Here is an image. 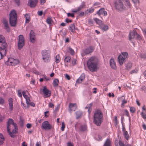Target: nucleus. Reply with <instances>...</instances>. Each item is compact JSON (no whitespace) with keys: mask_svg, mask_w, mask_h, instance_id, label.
<instances>
[{"mask_svg":"<svg viewBox=\"0 0 146 146\" xmlns=\"http://www.w3.org/2000/svg\"><path fill=\"white\" fill-rule=\"evenodd\" d=\"M115 8L117 10H126L131 5L129 0H116L114 2Z\"/></svg>","mask_w":146,"mask_h":146,"instance_id":"nucleus-1","label":"nucleus"},{"mask_svg":"<svg viewBox=\"0 0 146 146\" xmlns=\"http://www.w3.org/2000/svg\"><path fill=\"white\" fill-rule=\"evenodd\" d=\"M103 115L100 110H96L94 113L93 122L97 126H99L103 121Z\"/></svg>","mask_w":146,"mask_h":146,"instance_id":"nucleus-2","label":"nucleus"},{"mask_svg":"<svg viewBox=\"0 0 146 146\" xmlns=\"http://www.w3.org/2000/svg\"><path fill=\"white\" fill-rule=\"evenodd\" d=\"M94 57L90 58L87 63L88 68L92 72H94L97 69L98 63L94 60Z\"/></svg>","mask_w":146,"mask_h":146,"instance_id":"nucleus-3","label":"nucleus"},{"mask_svg":"<svg viewBox=\"0 0 146 146\" xmlns=\"http://www.w3.org/2000/svg\"><path fill=\"white\" fill-rule=\"evenodd\" d=\"M41 53L42 59L44 60V62L45 63L50 62L51 59L50 51L45 50L42 51Z\"/></svg>","mask_w":146,"mask_h":146,"instance_id":"nucleus-4","label":"nucleus"},{"mask_svg":"<svg viewBox=\"0 0 146 146\" xmlns=\"http://www.w3.org/2000/svg\"><path fill=\"white\" fill-rule=\"evenodd\" d=\"M128 57V54L127 52H123L122 53V55H120L118 57V60L119 64L122 65L124 63L125 59Z\"/></svg>","mask_w":146,"mask_h":146,"instance_id":"nucleus-5","label":"nucleus"},{"mask_svg":"<svg viewBox=\"0 0 146 146\" xmlns=\"http://www.w3.org/2000/svg\"><path fill=\"white\" fill-rule=\"evenodd\" d=\"M19 39L18 48L21 50L25 45V39L23 36L20 35L19 36Z\"/></svg>","mask_w":146,"mask_h":146,"instance_id":"nucleus-6","label":"nucleus"},{"mask_svg":"<svg viewBox=\"0 0 146 146\" xmlns=\"http://www.w3.org/2000/svg\"><path fill=\"white\" fill-rule=\"evenodd\" d=\"M40 93L41 92L43 93L45 98L49 97L51 96V91L49 90L46 86H43L42 89L40 88Z\"/></svg>","mask_w":146,"mask_h":146,"instance_id":"nucleus-7","label":"nucleus"},{"mask_svg":"<svg viewBox=\"0 0 146 146\" xmlns=\"http://www.w3.org/2000/svg\"><path fill=\"white\" fill-rule=\"evenodd\" d=\"M7 62H9L10 63L12 64V66H15L18 64L20 62L19 60L17 59H15L12 58H8Z\"/></svg>","mask_w":146,"mask_h":146,"instance_id":"nucleus-8","label":"nucleus"},{"mask_svg":"<svg viewBox=\"0 0 146 146\" xmlns=\"http://www.w3.org/2000/svg\"><path fill=\"white\" fill-rule=\"evenodd\" d=\"M42 128L47 130H50L51 129L52 126L47 121H45L42 124Z\"/></svg>","mask_w":146,"mask_h":146,"instance_id":"nucleus-9","label":"nucleus"},{"mask_svg":"<svg viewBox=\"0 0 146 146\" xmlns=\"http://www.w3.org/2000/svg\"><path fill=\"white\" fill-rule=\"evenodd\" d=\"M93 50V47L92 46H90L89 48H87L83 50V53H82V55L83 56L85 54H89L92 52Z\"/></svg>","mask_w":146,"mask_h":146,"instance_id":"nucleus-10","label":"nucleus"},{"mask_svg":"<svg viewBox=\"0 0 146 146\" xmlns=\"http://www.w3.org/2000/svg\"><path fill=\"white\" fill-rule=\"evenodd\" d=\"M38 2V0H29L28 5L31 8H34L36 6Z\"/></svg>","mask_w":146,"mask_h":146,"instance_id":"nucleus-11","label":"nucleus"},{"mask_svg":"<svg viewBox=\"0 0 146 146\" xmlns=\"http://www.w3.org/2000/svg\"><path fill=\"white\" fill-rule=\"evenodd\" d=\"M105 9L103 7L101 8L98 11H97L96 14L98 16H100L101 15L104 14V16H106L107 15V11H105Z\"/></svg>","mask_w":146,"mask_h":146,"instance_id":"nucleus-12","label":"nucleus"},{"mask_svg":"<svg viewBox=\"0 0 146 146\" xmlns=\"http://www.w3.org/2000/svg\"><path fill=\"white\" fill-rule=\"evenodd\" d=\"M85 3L83 1L82 2L81 4L80 5V6L78 7L77 9L75 10L72 9L71 10V11L74 13H77L80 10H82L84 7H85Z\"/></svg>","mask_w":146,"mask_h":146,"instance_id":"nucleus-13","label":"nucleus"},{"mask_svg":"<svg viewBox=\"0 0 146 146\" xmlns=\"http://www.w3.org/2000/svg\"><path fill=\"white\" fill-rule=\"evenodd\" d=\"M137 34L136 31L135 30H133L132 32H131L129 35V39L131 42L132 41V39L134 38L135 36Z\"/></svg>","mask_w":146,"mask_h":146,"instance_id":"nucleus-14","label":"nucleus"},{"mask_svg":"<svg viewBox=\"0 0 146 146\" xmlns=\"http://www.w3.org/2000/svg\"><path fill=\"white\" fill-rule=\"evenodd\" d=\"M9 105V109L11 111H13V100L11 98H10L8 99Z\"/></svg>","mask_w":146,"mask_h":146,"instance_id":"nucleus-15","label":"nucleus"},{"mask_svg":"<svg viewBox=\"0 0 146 146\" xmlns=\"http://www.w3.org/2000/svg\"><path fill=\"white\" fill-rule=\"evenodd\" d=\"M7 44L5 37L2 35L0 34V46L3 45L5 46Z\"/></svg>","mask_w":146,"mask_h":146,"instance_id":"nucleus-16","label":"nucleus"},{"mask_svg":"<svg viewBox=\"0 0 146 146\" xmlns=\"http://www.w3.org/2000/svg\"><path fill=\"white\" fill-rule=\"evenodd\" d=\"M9 19H17V14L15 10H13L11 12Z\"/></svg>","mask_w":146,"mask_h":146,"instance_id":"nucleus-17","label":"nucleus"},{"mask_svg":"<svg viewBox=\"0 0 146 146\" xmlns=\"http://www.w3.org/2000/svg\"><path fill=\"white\" fill-rule=\"evenodd\" d=\"M7 46V44L6 46H4L3 45L1 46V47L0 46V51H1L3 54V55L4 56H6L7 53V50L6 49Z\"/></svg>","mask_w":146,"mask_h":146,"instance_id":"nucleus-18","label":"nucleus"},{"mask_svg":"<svg viewBox=\"0 0 146 146\" xmlns=\"http://www.w3.org/2000/svg\"><path fill=\"white\" fill-rule=\"evenodd\" d=\"M85 78V75L84 74H82L79 77V78L76 81V83L77 84H80L81 83L82 81L84 80Z\"/></svg>","mask_w":146,"mask_h":146,"instance_id":"nucleus-19","label":"nucleus"},{"mask_svg":"<svg viewBox=\"0 0 146 146\" xmlns=\"http://www.w3.org/2000/svg\"><path fill=\"white\" fill-rule=\"evenodd\" d=\"M110 65L113 69H115L116 67V64L113 58H111L110 61Z\"/></svg>","mask_w":146,"mask_h":146,"instance_id":"nucleus-20","label":"nucleus"},{"mask_svg":"<svg viewBox=\"0 0 146 146\" xmlns=\"http://www.w3.org/2000/svg\"><path fill=\"white\" fill-rule=\"evenodd\" d=\"M69 107V110L72 111L73 110L74 111L76 108V104L70 103Z\"/></svg>","mask_w":146,"mask_h":146,"instance_id":"nucleus-21","label":"nucleus"},{"mask_svg":"<svg viewBox=\"0 0 146 146\" xmlns=\"http://www.w3.org/2000/svg\"><path fill=\"white\" fill-rule=\"evenodd\" d=\"M17 20L16 19H9L10 23L11 26L14 27L16 26Z\"/></svg>","mask_w":146,"mask_h":146,"instance_id":"nucleus-22","label":"nucleus"},{"mask_svg":"<svg viewBox=\"0 0 146 146\" xmlns=\"http://www.w3.org/2000/svg\"><path fill=\"white\" fill-rule=\"evenodd\" d=\"M75 113L76 115V119H78L81 117L82 115V111L79 110L76 112Z\"/></svg>","mask_w":146,"mask_h":146,"instance_id":"nucleus-23","label":"nucleus"},{"mask_svg":"<svg viewBox=\"0 0 146 146\" xmlns=\"http://www.w3.org/2000/svg\"><path fill=\"white\" fill-rule=\"evenodd\" d=\"M75 26L74 23L71 24L69 26V30L72 32H74L75 31Z\"/></svg>","mask_w":146,"mask_h":146,"instance_id":"nucleus-24","label":"nucleus"},{"mask_svg":"<svg viewBox=\"0 0 146 146\" xmlns=\"http://www.w3.org/2000/svg\"><path fill=\"white\" fill-rule=\"evenodd\" d=\"M100 28L104 31H106L108 29V25H105L103 23L100 26Z\"/></svg>","mask_w":146,"mask_h":146,"instance_id":"nucleus-25","label":"nucleus"},{"mask_svg":"<svg viewBox=\"0 0 146 146\" xmlns=\"http://www.w3.org/2000/svg\"><path fill=\"white\" fill-rule=\"evenodd\" d=\"M59 83V81L58 79H54L53 82V86L55 87L58 86Z\"/></svg>","mask_w":146,"mask_h":146,"instance_id":"nucleus-26","label":"nucleus"},{"mask_svg":"<svg viewBox=\"0 0 146 146\" xmlns=\"http://www.w3.org/2000/svg\"><path fill=\"white\" fill-rule=\"evenodd\" d=\"M104 146H111L110 140L108 139L105 143Z\"/></svg>","mask_w":146,"mask_h":146,"instance_id":"nucleus-27","label":"nucleus"},{"mask_svg":"<svg viewBox=\"0 0 146 146\" xmlns=\"http://www.w3.org/2000/svg\"><path fill=\"white\" fill-rule=\"evenodd\" d=\"M4 140V137L2 134L0 133V145L3 143Z\"/></svg>","mask_w":146,"mask_h":146,"instance_id":"nucleus-28","label":"nucleus"},{"mask_svg":"<svg viewBox=\"0 0 146 146\" xmlns=\"http://www.w3.org/2000/svg\"><path fill=\"white\" fill-rule=\"evenodd\" d=\"M94 20L97 24L100 26L103 23V22L101 20H99L96 18H94Z\"/></svg>","mask_w":146,"mask_h":146,"instance_id":"nucleus-29","label":"nucleus"},{"mask_svg":"<svg viewBox=\"0 0 146 146\" xmlns=\"http://www.w3.org/2000/svg\"><path fill=\"white\" fill-rule=\"evenodd\" d=\"M87 129V126L86 125H81L80 126V130L82 131H85Z\"/></svg>","mask_w":146,"mask_h":146,"instance_id":"nucleus-30","label":"nucleus"},{"mask_svg":"<svg viewBox=\"0 0 146 146\" xmlns=\"http://www.w3.org/2000/svg\"><path fill=\"white\" fill-rule=\"evenodd\" d=\"M71 59V57L70 56H66L64 60V62L65 63H68L70 62Z\"/></svg>","mask_w":146,"mask_h":146,"instance_id":"nucleus-31","label":"nucleus"},{"mask_svg":"<svg viewBox=\"0 0 146 146\" xmlns=\"http://www.w3.org/2000/svg\"><path fill=\"white\" fill-rule=\"evenodd\" d=\"M123 135L124 136L125 138L127 140H129V137L128 132L127 131H125L123 133Z\"/></svg>","mask_w":146,"mask_h":146,"instance_id":"nucleus-32","label":"nucleus"},{"mask_svg":"<svg viewBox=\"0 0 146 146\" xmlns=\"http://www.w3.org/2000/svg\"><path fill=\"white\" fill-rule=\"evenodd\" d=\"M56 63H59L60 61V58L59 54H57L55 57Z\"/></svg>","mask_w":146,"mask_h":146,"instance_id":"nucleus-33","label":"nucleus"},{"mask_svg":"<svg viewBox=\"0 0 146 146\" xmlns=\"http://www.w3.org/2000/svg\"><path fill=\"white\" fill-rule=\"evenodd\" d=\"M4 28L6 30L7 32H10V29L8 24L4 25Z\"/></svg>","mask_w":146,"mask_h":146,"instance_id":"nucleus-34","label":"nucleus"},{"mask_svg":"<svg viewBox=\"0 0 146 146\" xmlns=\"http://www.w3.org/2000/svg\"><path fill=\"white\" fill-rule=\"evenodd\" d=\"M131 67L132 64L130 62L128 63L126 66V68L127 70L131 68Z\"/></svg>","mask_w":146,"mask_h":146,"instance_id":"nucleus-35","label":"nucleus"},{"mask_svg":"<svg viewBox=\"0 0 146 146\" xmlns=\"http://www.w3.org/2000/svg\"><path fill=\"white\" fill-rule=\"evenodd\" d=\"M69 50L70 51V53L72 55L74 54V50L71 48L69 47Z\"/></svg>","mask_w":146,"mask_h":146,"instance_id":"nucleus-36","label":"nucleus"},{"mask_svg":"<svg viewBox=\"0 0 146 146\" xmlns=\"http://www.w3.org/2000/svg\"><path fill=\"white\" fill-rule=\"evenodd\" d=\"M140 114L142 118H143L144 119H146V114L145 113L142 111L141 113Z\"/></svg>","mask_w":146,"mask_h":146,"instance_id":"nucleus-37","label":"nucleus"},{"mask_svg":"<svg viewBox=\"0 0 146 146\" xmlns=\"http://www.w3.org/2000/svg\"><path fill=\"white\" fill-rule=\"evenodd\" d=\"M35 36V33L32 30L31 31L29 34V37H33Z\"/></svg>","mask_w":146,"mask_h":146,"instance_id":"nucleus-38","label":"nucleus"},{"mask_svg":"<svg viewBox=\"0 0 146 146\" xmlns=\"http://www.w3.org/2000/svg\"><path fill=\"white\" fill-rule=\"evenodd\" d=\"M19 125L21 127H22L23 125V120L22 119H20L19 121Z\"/></svg>","mask_w":146,"mask_h":146,"instance_id":"nucleus-39","label":"nucleus"},{"mask_svg":"<svg viewBox=\"0 0 146 146\" xmlns=\"http://www.w3.org/2000/svg\"><path fill=\"white\" fill-rule=\"evenodd\" d=\"M121 98L123 99V100L122 101V103L123 104H125L127 103V101L126 100H125V98L124 96H123L121 97Z\"/></svg>","mask_w":146,"mask_h":146,"instance_id":"nucleus-40","label":"nucleus"},{"mask_svg":"<svg viewBox=\"0 0 146 146\" xmlns=\"http://www.w3.org/2000/svg\"><path fill=\"white\" fill-rule=\"evenodd\" d=\"M30 40L31 41V42L33 43H34L35 42V37L34 36H33V37H30Z\"/></svg>","mask_w":146,"mask_h":146,"instance_id":"nucleus-41","label":"nucleus"},{"mask_svg":"<svg viewBox=\"0 0 146 146\" xmlns=\"http://www.w3.org/2000/svg\"><path fill=\"white\" fill-rule=\"evenodd\" d=\"M52 20L50 18H48L46 20V23L49 24H50L51 23V21H52Z\"/></svg>","mask_w":146,"mask_h":146,"instance_id":"nucleus-42","label":"nucleus"},{"mask_svg":"<svg viewBox=\"0 0 146 146\" xmlns=\"http://www.w3.org/2000/svg\"><path fill=\"white\" fill-rule=\"evenodd\" d=\"M118 144L119 146H125V145L121 141V140H119Z\"/></svg>","mask_w":146,"mask_h":146,"instance_id":"nucleus-43","label":"nucleus"},{"mask_svg":"<svg viewBox=\"0 0 146 146\" xmlns=\"http://www.w3.org/2000/svg\"><path fill=\"white\" fill-rule=\"evenodd\" d=\"M138 71V70L137 69H135L133 70H132L130 72V74H132L133 73H137V72Z\"/></svg>","mask_w":146,"mask_h":146,"instance_id":"nucleus-44","label":"nucleus"},{"mask_svg":"<svg viewBox=\"0 0 146 146\" xmlns=\"http://www.w3.org/2000/svg\"><path fill=\"white\" fill-rule=\"evenodd\" d=\"M135 111V108L133 107H130V111L131 113H133Z\"/></svg>","mask_w":146,"mask_h":146,"instance_id":"nucleus-45","label":"nucleus"},{"mask_svg":"<svg viewBox=\"0 0 146 146\" xmlns=\"http://www.w3.org/2000/svg\"><path fill=\"white\" fill-rule=\"evenodd\" d=\"M67 16L68 17L71 16L72 18H74L75 17V16L74 15V13H67Z\"/></svg>","mask_w":146,"mask_h":146,"instance_id":"nucleus-46","label":"nucleus"},{"mask_svg":"<svg viewBox=\"0 0 146 146\" xmlns=\"http://www.w3.org/2000/svg\"><path fill=\"white\" fill-rule=\"evenodd\" d=\"M5 103V101L2 98H0V104L3 105Z\"/></svg>","mask_w":146,"mask_h":146,"instance_id":"nucleus-47","label":"nucleus"},{"mask_svg":"<svg viewBox=\"0 0 146 146\" xmlns=\"http://www.w3.org/2000/svg\"><path fill=\"white\" fill-rule=\"evenodd\" d=\"M136 38L138 39L139 40H142V37L140 35L137 33V35Z\"/></svg>","mask_w":146,"mask_h":146,"instance_id":"nucleus-48","label":"nucleus"},{"mask_svg":"<svg viewBox=\"0 0 146 146\" xmlns=\"http://www.w3.org/2000/svg\"><path fill=\"white\" fill-rule=\"evenodd\" d=\"M2 23L4 25L8 24V21L5 19H3Z\"/></svg>","mask_w":146,"mask_h":146,"instance_id":"nucleus-49","label":"nucleus"},{"mask_svg":"<svg viewBox=\"0 0 146 146\" xmlns=\"http://www.w3.org/2000/svg\"><path fill=\"white\" fill-rule=\"evenodd\" d=\"M65 127V124L64 122L62 123V125L61 127V130L62 131H63Z\"/></svg>","mask_w":146,"mask_h":146,"instance_id":"nucleus-50","label":"nucleus"},{"mask_svg":"<svg viewBox=\"0 0 146 146\" xmlns=\"http://www.w3.org/2000/svg\"><path fill=\"white\" fill-rule=\"evenodd\" d=\"M14 2L15 3L17 6H19L20 4V0H14Z\"/></svg>","mask_w":146,"mask_h":146,"instance_id":"nucleus-51","label":"nucleus"},{"mask_svg":"<svg viewBox=\"0 0 146 146\" xmlns=\"http://www.w3.org/2000/svg\"><path fill=\"white\" fill-rule=\"evenodd\" d=\"M87 10L89 11V12L90 13H93L94 11V9L93 8H91Z\"/></svg>","mask_w":146,"mask_h":146,"instance_id":"nucleus-52","label":"nucleus"},{"mask_svg":"<svg viewBox=\"0 0 146 146\" xmlns=\"http://www.w3.org/2000/svg\"><path fill=\"white\" fill-rule=\"evenodd\" d=\"M88 24L92 25L93 24V21L91 19H89L88 20Z\"/></svg>","mask_w":146,"mask_h":146,"instance_id":"nucleus-53","label":"nucleus"},{"mask_svg":"<svg viewBox=\"0 0 146 146\" xmlns=\"http://www.w3.org/2000/svg\"><path fill=\"white\" fill-rule=\"evenodd\" d=\"M9 134L10 135V136L12 138H14L16 136V135H14L13 134V133L12 132H10V133H9Z\"/></svg>","mask_w":146,"mask_h":146,"instance_id":"nucleus-54","label":"nucleus"},{"mask_svg":"<svg viewBox=\"0 0 146 146\" xmlns=\"http://www.w3.org/2000/svg\"><path fill=\"white\" fill-rule=\"evenodd\" d=\"M18 94L19 96L20 97H22V94H21V90H18Z\"/></svg>","mask_w":146,"mask_h":146,"instance_id":"nucleus-55","label":"nucleus"},{"mask_svg":"<svg viewBox=\"0 0 146 146\" xmlns=\"http://www.w3.org/2000/svg\"><path fill=\"white\" fill-rule=\"evenodd\" d=\"M25 99L26 104H29V103H30V100L29 97H28L25 98Z\"/></svg>","mask_w":146,"mask_h":146,"instance_id":"nucleus-56","label":"nucleus"},{"mask_svg":"<svg viewBox=\"0 0 146 146\" xmlns=\"http://www.w3.org/2000/svg\"><path fill=\"white\" fill-rule=\"evenodd\" d=\"M22 94L24 98L25 99L28 97V96L26 95V94L25 91H23L22 92Z\"/></svg>","mask_w":146,"mask_h":146,"instance_id":"nucleus-57","label":"nucleus"},{"mask_svg":"<svg viewBox=\"0 0 146 146\" xmlns=\"http://www.w3.org/2000/svg\"><path fill=\"white\" fill-rule=\"evenodd\" d=\"M141 58L145 59L146 58V55L144 54H141Z\"/></svg>","mask_w":146,"mask_h":146,"instance_id":"nucleus-58","label":"nucleus"},{"mask_svg":"<svg viewBox=\"0 0 146 146\" xmlns=\"http://www.w3.org/2000/svg\"><path fill=\"white\" fill-rule=\"evenodd\" d=\"M72 20H69L68 18H67L65 20V22L67 23H68L69 22L71 23L72 22Z\"/></svg>","mask_w":146,"mask_h":146,"instance_id":"nucleus-59","label":"nucleus"},{"mask_svg":"<svg viewBox=\"0 0 146 146\" xmlns=\"http://www.w3.org/2000/svg\"><path fill=\"white\" fill-rule=\"evenodd\" d=\"M65 78L68 80H70V78L69 75L67 74L65 75Z\"/></svg>","mask_w":146,"mask_h":146,"instance_id":"nucleus-60","label":"nucleus"},{"mask_svg":"<svg viewBox=\"0 0 146 146\" xmlns=\"http://www.w3.org/2000/svg\"><path fill=\"white\" fill-rule=\"evenodd\" d=\"M18 129H13L12 130V132L14 134L15 133V134H16V133H18Z\"/></svg>","mask_w":146,"mask_h":146,"instance_id":"nucleus-61","label":"nucleus"},{"mask_svg":"<svg viewBox=\"0 0 146 146\" xmlns=\"http://www.w3.org/2000/svg\"><path fill=\"white\" fill-rule=\"evenodd\" d=\"M125 115L127 117H129V114L127 110H125Z\"/></svg>","mask_w":146,"mask_h":146,"instance_id":"nucleus-62","label":"nucleus"},{"mask_svg":"<svg viewBox=\"0 0 146 146\" xmlns=\"http://www.w3.org/2000/svg\"><path fill=\"white\" fill-rule=\"evenodd\" d=\"M25 17L26 19L30 18V16L29 15V14L27 13L25 14Z\"/></svg>","mask_w":146,"mask_h":146,"instance_id":"nucleus-63","label":"nucleus"},{"mask_svg":"<svg viewBox=\"0 0 146 146\" xmlns=\"http://www.w3.org/2000/svg\"><path fill=\"white\" fill-rule=\"evenodd\" d=\"M26 126L29 129L31 127H32V125L30 123H28L27 124Z\"/></svg>","mask_w":146,"mask_h":146,"instance_id":"nucleus-64","label":"nucleus"}]
</instances>
